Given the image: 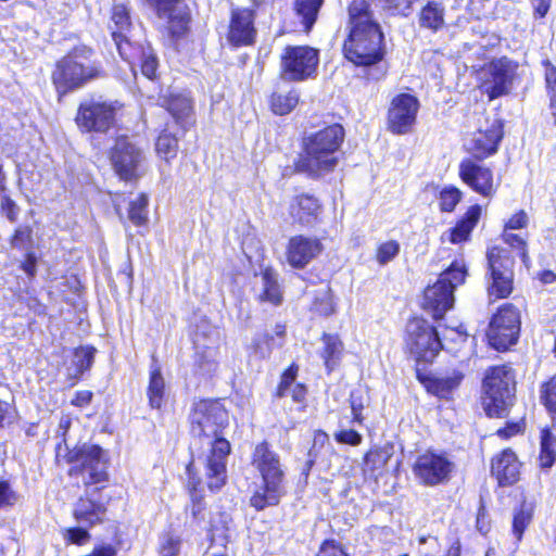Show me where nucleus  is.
<instances>
[{"mask_svg": "<svg viewBox=\"0 0 556 556\" xmlns=\"http://www.w3.org/2000/svg\"><path fill=\"white\" fill-rule=\"evenodd\" d=\"M521 431V424L520 422H514L509 424L507 427L498 429L497 434L502 438L508 439L511 435H515Z\"/></svg>", "mask_w": 556, "mask_h": 556, "instance_id": "nucleus-62", "label": "nucleus"}, {"mask_svg": "<svg viewBox=\"0 0 556 556\" xmlns=\"http://www.w3.org/2000/svg\"><path fill=\"white\" fill-rule=\"evenodd\" d=\"M515 375L507 365L490 368L483 379L482 403L490 417H503L513 404Z\"/></svg>", "mask_w": 556, "mask_h": 556, "instance_id": "nucleus-7", "label": "nucleus"}, {"mask_svg": "<svg viewBox=\"0 0 556 556\" xmlns=\"http://www.w3.org/2000/svg\"><path fill=\"white\" fill-rule=\"evenodd\" d=\"M417 0H387L390 9H393L397 14L408 16L412 12V5Z\"/></svg>", "mask_w": 556, "mask_h": 556, "instance_id": "nucleus-57", "label": "nucleus"}, {"mask_svg": "<svg viewBox=\"0 0 556 556\" xmlns=\"http://www.w3.org/2000/svg\"><path fill=\"white\" fill-rule=\"evenodd\" d=\"M323 250L320 241L304 236L292 237L287 247V261L294 268L305 267Z\"/></svg>", "mask_w": 556, "mask_h": 556, "instance_id": "nucleus-23", "label": "nucleus"}, {"mask_svg": "<svg viewBox=\"0 0 556 556\" xmlns=\"http://www.w3.org/2000/svg\"><path fill=\"white\" fill-rule=\"evenodd\" d=\"M66 458L68 463L76 464L71 468V475H80L87 488L86 495L79 497L75 505L74 517L81 525L93 526L100 522L105 514L100 489L90 488L108 479L104 452L98 445L84 444L68 450Z\"/></svg>", "mask_w": 556, "mask_h": 556, "instance_id": "nucleus-2", "label": "nucleus"}, {"mask_svg": "<svg viewBox=\"0 0 556 556\" xmlns=\"http://www.w3.org/2000/svg\"><path fill=\"white\" fill-rule=\"evenodd\" d=\"M229 425L228 412L217 401L202 400L190 414V432L193 444L202 450L206 483L211 491H218L226 483L227 458L231 446L225 438Z\"/></svg>", "mask_w": 556, "mask_h": 556, "instance_id": "nucleus-1", "label": "nucleus"}, {"mask_svg": "<svg viewBox=\"0 0 556 556\" xmlns=\"http://www.w3.org/2000/svg\"><path fill=\"white\" fill-rule=\"evenodd\" d=\"M519 331V311L515 306L507 304L501 307L493 316L486 336L491 346L497 351H505L517 342Z\"/></svg>", "mask_w": 556, "mask_h": 556, "instance_id": "nucleus-15", "label": "nucleus"}, {"mask_svg": "<svg viewBox=\"0 0 556 556\" xmlns=\"http://www.w3.org/2000/svg\"><path fill=\"white\" fill-rule=\"evenodd\" d=\"M490 273L489 295L495 299L507 298L513 291L514 261L508 250L492 247L486 252Z\"/></svg>", "mask_w": 556, "mask_h": 556, "instance_id": "nucleus-12", "label": "nucleus"}, {"mask_svg": "<svg viewBox=\"0 0 556 556\" xmlns=\"http://www.w3.org/2000/svg\"><path fill=\"white\" fill-rule=\"evenodd\" d=\"M110 160L115 173L123 180H135L143 175L144 152L127 137L115 140Z\"/></svg>", "mask_w": 556, "mask_h": 556, "instance_id": "nucleus-13", "label": "nucleus"}, {"mask_svg": "<svg viewBox=\"0 0 556 556\" xmlns=\"http://www.w3.org/2000/svg\"><path fill=\"white\" fill-rule=\"evenodd\" d=\"M351 403V409L353 414V422L362 425L364 421V416L362 415V412L365 407L364 399L361 394H357V392H352L350 397Z\"/></svg>", "mask_w": 556, "mask_h": 556, "instance_id": "nucleus-49", "label": "nucleus"}, {"mask_svg": "<svg viewBox=\"0 0 556 556\" xmlns=\"http://www.w3.org/2000/svg\"><path fill=\"white\" fill-rule=\"evenodd\" d=\"M406 344L417 361L431 363L442 349L435 329L422 318H413L406 325Z\"/></svg>", "mask_w": 556, "mask_h": 556, "instance_id": "nucleus-14", "label": "nucleus"}, {"mask_svg": "<svg viewBox=\"0 0 556 556\" xmlns=\"http://www.w3.org/2000/svg\"><path fill=\"white\" fill-rule=\"evenodd\" d=\"M556 459V438L548 429H544L541 435V466L549 468Z\"/></svg>", "mask_w": 556, "mask_h": 556, "instance_id": "nucleus-39", "label": "nucleus"}, {"mask_svg": "<svg viewBox=\"0 0 556 556\" xmlns=\"http://www.w3.org/2000/svg\"><path fill=\"white\" fill-rule=\"evenodd\" d=\"M520 463L511 450H504L492 462V473L496 477L500 484H513L518 480Z\"/></svg>", "mask_w": 556, "mask_h": 556, "instance_id": "nucleus-27", "label": "nucleus"}, {"mask_svg": "<svg viewBox=\"0 0 556 556\" xmlns=\"http://www.w3.org/2000/svg\"><path fill=\"white\" fill-rule=\"evenodd\" d=\"M306 390L304 386L295 383L291 387L289 395L292 397L294 402H302L305 399Z\"/></svg>", "mask_w": 556, "mask_h": 556, "instance_id": "nucleus-63", "label": "nucleus"}, {"mask_svg": "<svg viewBox=\"0 0 556 556\" xmlns=\"http://www.w3.org/2000/svg\"><path fill=\"white\" fill-rule=\"evenodd\" d=\"M31 231L28 227H18L11 240L14 248L23 249L30 241Z\"/></svg>", "mask_w": 556, "mask_h": 556, "instance_id": "nucleus-55", "label": "nucleus"}, {"mask_svg": "<svg viewBox=\"0 0 556 556\" xmlns=\"http://www.w3.org/2000/svg\"><path fill=\"white\" fill-rule=\"evenodd\" d=\"M252 465L262 477V484L250 498V504L257 510L275 506L285 495V472L279 455L266 442L257 444L252 456Z\"/></svg>", "mask_w": 556, "mask_h": 556, "instance_id": "nucleus-4", "label": "nucleus"}, {"mask_svg": "<svg viewBox=\"0 0 556 556\" xmlns=\"http://www.w3.org/2000/svg\"><path fill=\"white\" fill-rule=\"evenodd\" d=\"M263 292L260 294L261 301L269 302L278 305L282 301L280 288L277 282L276 274L270 269H265L262 273Z\"/></svg>", "mask_w": 556, "mask_h": 556, "instance_id": "nucleus-35", "label": "nucleus"}, {"mask_svg": "<svg viewBox=\"0 0 556 556\" xmlns=\"http://www.w3.org/2000/svg\"><path fill=\"white\" fill-rule=\"evenodd\" d=\"M289 213L294 222L312 225L320 213V204L314 195L302 193L292 199Z\"/></svg>", "mask_w": 556, "mask_h": 556, "instance_id": "nucleus-26", "label": "nucleus"}, {"mask_svg": "<svg viewBox=\"0 0 556 556\" xmlns=\"http://www.w3.org/2000/svg\"><path fill=\"white\" fill-rule=\"evenodd\" d=\"M256 30L252 11L233 10L228 33V40L235 46H247L254 41Z\"/></svg>", "mask_w": 556, "mask_h": 556, "instance_id": "nucleus-24", "label": "nucleus"}, {"mask_svg": "<svg viewBox=\"0 0 556 556\" xmlns=\"http://www.w3.org/2000/svg\"><path fill=\"white\" fill-rule=\"evenodd\" d=\"M324 0H295L294 9L305 31H309L317 20Z\"/></svg>", "mask_w": 556, "mask_h": 556, "instance_id": "nucleus-34", "label": "nucleus"}, {"mask_svg": "<svg viewBox=\"0 0 556 556\" xmlns=\"http://www.w3.org/2000/svg\"><path fill=\"white\" fill-rule=\"evenodd\" d=\"M480 215L481 207L479 205L470 206L455 227L442 235V240L454 244L467 241L471 231L477 226Z\"/></svg>", "mask_w": 556, "mask_h": 556, "instance_id": "nucleus-29", "label": "nucleus"}, {"mask_svg": "<svg viewBox=\"0 0 556 556\" xmlns=\"http://www.w3.org/2000/svg\"><path fill=\"white\" fill-rule=\"evenodd\" d=\"M119 55L128 63L134 75L138 65L144 77L155 78L159 63L150 45H143L140 41L119 43Z\"/></svg>", "mask_w": 556, "mask_h": 556, "instance_id": "nucleus-19", "label": "nucleus"}, {"mask_svg": "<svg viewBox=\"0 0 556 556\" xmlns=\"http://www.w3.org/2000/svg\"><path fill=\"white\" fill-rule=\"evenodd\" d=\"M529 224V216L526 211L520 210L515 213L504 225V230L525 229Z\"/></svg>", "mask_w": 556, "mask_h": 556, "instance_id": "nucleus-48", "label": "nucleus"}, {"mask_svg": "<svg viewBox=\"0 0 556 556\" xmlns=\"http://www.w3.org/2000/svg\"><path fill=\"white\" fill-rule=\"evenodd\" d=\"M551 3L552 0H531L534 14L539 17H544L547 14Z\"/></svg>", "mask_w": 556, "mask_h": 556, "instance_id": "nucleus-59", "label": "nucleus"}, {"mask_svg": "<svg viewBox=\"0 0 556 556\" xmlns=\"http://www.w3.org/2000/svg\"><path fill=\"white\" fill-rule=\"evenodd\" d=\"M298 374V367L295 365H291L281 376L280 383L277 389V396L285 397L289 396V392L291 387H293L295 377Z\"/></svg>", "mask_w": 556, "mask_h": 556, "instance_id": "nucleus-47", "label": "nucleus"}, {"mask_svg": "<svg viewBox=\"0 0 556 556\" xmlns=\"http://www.w3.org/2000/svg\"><path fill=\"white\" fill-rule=\"evenodd\" d=\"M503 136L502 125L497 119L486 121L485 127L475 131L466 142L467 150L478 159L486 157L497 151Z\"/></svg>", "mask_w": 556, "mask_h": 556, "instance_id": "nucleus-20", "label": "nucleus"}, {"mask_svg": "<svg viewBox=\"0 0 556 556\" xmlns=\"http://www.w3.org/2000/svg\"><path fill=\"white\" fill-rule=\"evenodd\" d=\"M167 111L185 130L193 123V103L188 94H172L166 101Z\"/></svg>", "mask_w": 556, "mask_h": 556, "instance_id": "nucleus-30", "label": "nucleus"}, {"mask_svg": "<svg viewBox=\"0 0 556 556\" xmlns=\"http://www.w3.org/2000/svg\"><path fill=\"white\" fill-rule=\"evenodd\" d=\"M334 439L342 444L357 446L362 443V435L352 429L340 430L334 433Z\"/></svg>", "mask_w": 556, "mask_h": 556, "instance_id": "nucleus-51", "label": "nucleus"}, {"mask_svg": "<svg viewBox=\"0 0 556 556\" xmlns=\"http://www.w3.org/2000/svg\"><path fill=\"white\" fill-rule=\"evenodd\" d=\"M456 465L450 454L438 450H427L417 455L412 470L416 480L425 486L447 483Z\"/></svg>", "mask_w": 556, "mask_h": 556, "instance_id": "nucleus-10", "label": "nucleus"}, {"mask_svg": "<svg viewBox=\"0 0 556 556\" xmlns=\"http://www.w3.org/2000/svg\"><path fill=\"white\" fill-rule=\"evenodd\" d=\"M350 34L344 41L343 52L352 63L369 66L382 56L383 35L374 21L366 0H353L349 7Z\"/></svg>", "mask_w": 556, "mask_h": 556, "instance_id": "nucleus-3", "label": "nucleus"}, {"mask_svg": "<svg viewBox=\"0 0 556 556\" xmlns=\"http://www.w3.org/2000/svg\"><path fill=\"white\" fill-rule=\"evenodd\" d=\"M299 103V93L291 90L287 93L275 92L270 99V106L275 114H289Z\"/></svg>", "mask_w": 556, "mask_h": 556, "instance_id": "nucleus-37", "label": "nucleus"}, {"mask_svg": "<svg viewBox=\"0 0 556 556\" xmlns=\"http://www.w3.org/2000/svg\"><path fill=\"white\" fill-rule=\"evenodd\" d=\"M17 502L16 493L11 489L8 482H0V508L12 506Z\"/></svg>", "mask_w": 556, "mask_h": 556, "instance_id": "nucleus-54", "label": "nucleus"}, {"mask_svg": "<svg viewBox=\"0 0 556 556\" xmlns=\"http://www.w3.org/2000/svg\"><path fill=\"white\" fill-rule=\"evenodd\" d=\"M274 338L268 334L255 339L253 342L254 353L261 358L267 357L270 354Z\"/></svg>", "mask_w": 556, "mask_h": 556, "instance_id": "nucleus-50", "label": "nucleus"}, {"mask_svg": "<svg viewBox=\"0 0 556 556\" xmlns=\"http://www.w3.org/2000/svg\"><path fill=\"white\" fill-rule=\"evenodd\" d=\"M155 151L164 161H172L178 152L177 137L168 132L167 129L163 130L156 139Z\"/></svg>", "mask_w": 556, "mask_h": 556, "instance_id": "nucleus-36", "label": "nucleus"}, {"mask_svg": "<svg viewBox=\"0 0 556 556\" xmlns=\"http://www.w3.org/2000/svg\"><path fill=\"white\" fill-rule=\"evenodd\" d=\"M65 539L77 545H83L88 542L89 533L83 528H72L66 531Z\"/></svg>", "mask_w": 556, "mask_h": 556, "instance_id": "nucleus-56", "label": "nucleus"}, {"mask_svg": "<svg viewBox=\"0 0 556 556\" xmlns=\"http://www.w3.org/2000/svg\"><path fill=\"white\" fill-rule=\"evenodd\" d=\"M517 63L503 56L491 61L481 70V88L490 100L509 93L517 76Z\"/></svg>", "mask_w": 556, "mask_h": 556, "instance_id": "nucleus-11", "label": "nucleus"}, {"mask_svg": "<svg viewBox=\"0 0 556 556\" xmlns=\"http://www.w3.org/2000/svg\"><path fill=\"white\" fill-rule=\"evenodd\" d=\"M94 352L96 350L89 346H81L75 351L73 362L79 374H83L92 366Z\"/></svg>", "mask_w": 556, "mask_h": 556, "instance_id": "nucleus-45", "label": "nucleus"}, {"mask_svg": "<svg viewBox=\"0 0 556 556\" xmlns=\"http://www.w3.org/2000/svg\"><path fill=\"white\" fill-rule=\"evenodd\" d=\"M319 63L318 51L308 46L287 47L281 56L282 77L301 81L312 77Z\"/></svg>", "mask_w": 556, "mask_h": 556, "instance_id": "nucleus-16", "label": "nucleus"}, {"mask_svg": "<svg viewBox=\"0 0 556 556\" xmlns=\"http://www.w3.org/2000/svg\"><path fill=\"white\" fill-rule=\"evenodd\" d=\"M156 11L159 18L164 20L172 37L185 35L189 28L190 12L180 0H147Z\"/></svg>", "mask_w": 556, "mask_h": 556, "instance_id": "nucleus-17", "label": "nucleus"}, {"mask_svg": "<svg viewBox=\"0 0 556 556\" xmlns=\"http://www.w3.org/2000/svg\"><path fill=\"white\" fill-rule=\"evenodd\" d=\"M2 211L3 213L5 214V216L11 220V222H14L17 217V214H18V207L16 206V204L10 200V199H4L3 202H2Z\"/></svg>", "mask_w": 556, "mask_h": 556, "instance_id": "nucleus-60", "label": "nucleus"}, {"mask_svg": "<svg viewBox=\"0 0 556 556\" xmlns=\"http://www.w3.org/2000/svg\"><path fill=\"white\" fill-rule=\"evenodd\" d=\"M122 103L91 96L84 99L77 110L76 124L83 131L106 132L115 124Z\"/></svg>", "mask_w": 556, "mask_h": 556, "instance_id": "nucleus-9", "label": "nucleus"}, {"mask_svg": "<svg viewBox=\"0 0 556 556\" xmlns=\"http://www.w3.org/2000/svg\"><path fill=\"white\" fill-rule=\"evenodd\" d=\"M102 76L103 70L100 63L90 61L76 50L56 63L52 80L58 92L65 94Z\"/></svg>", "mask_w": 556, "mask_h": 556, "instance_id": "nucleus-6", "label": "nucleus"}, {"mask_svg": "<svg viewBox=\"0 0 556 556\" xmlns=\"http://www.w3.org/2000/svg\"><path fill=\"white\" fill-rule=\"evenodd\" d=\"M22 268L28 276H34L36 273V257L33 254H27Z\"/></svg>", "mask_w": 556, "mask_h": 556, "instance_id": "nucleus-64", "label": "nucleus"}, {"mask_svg": "<svg viewBox=\"0 0 556 556\" xmlns=\"http://www.w3.org/2000/svg\"><path fill=\"white\" fill-rule=\"evenodd\" d=\"M181 546V540L173 532L163 533L159 539L160 556H177Z\"/></svg>", "mask_w": 556, "mask_h": 556, "instance_id": "nucleus-41", "label": "nucleus"}, {"mask_svg": "<svg viewBox=\"0 0 556 556\" xmlns=\"http://www.w3.org/2000/svg\"><path fill=\"white\" fill-rule=\"evenodd\" d=\"M467 277V267L463 261L453 262L440 274L438 280L426 288L424 307L433 313L434 318L443 315L454 305V290L463 285Z\"/></svg>", "mask_w": 556, "mask_h": 556, "instance_id": "nucleus-8", "label": "nucleus"}, {"mask_svg": "<svg viewBox=\"0 0 556 556\" xmlns=\"http://www.w3.org/2000/svg\"><path fill=\"white\" fill-rule=\"evenodd\" d=\"M92 392L88 390L78 391L72 400V404L78 407H84L91 402Z\"/></svg>", "mask_w": 556, "mask_h": 556, "instance_id": "nucleus-61", "label": "nucleus"}, {"mask_svg": "<svg viewBox=\"0 0 556 556\" xmlns=\"http://www.w3.org/2000/svg\"><path fill=\"white\" fill-rule=\"evenodd\" d=\"M318 556H348V554L333 541H327L321 545Z\"/></svg>", "mask_w": 556, "mask_h": 556, "instance_id": "nucleus-58", "label": "nucleus"}, {"mask_svg": "<svg viewBox=\"0 0 556 556\" xmlns=\"http://www.w3.org/2000/svg\"><path fill=\"white\" fill-rule=\"evenodd\" d=\"M324 348L320 352V356L325 362V366L328 371H332L338 365L343 354V343L337 334L323 336Z\"/></svg>", "mask_w": 556, "mask_h": 556, "instance_id": "nucleus-32", "label": "nucleus"}, {"mask_svg": "<svg viewBox=\"0 0 556 556\" xmlns=\"http://www.w3.org/2000/svg\"><path fill=\"white\" fill-rule=\"evenodd\" d=\"M545 67V83L549 96L556 94V66L553 65L548 60L542 62Z\"/></svg>", "mask_w": 556, "mask_h": 556, "instance_id": "nucleus-53", "label": "nucleus"}, {"mask_svg": "<svg viewBox=\"0 0 556 556\" xmlns=\"http://www.w3.org/2000/svg\"><path fill=\"white\" fill-rule=\"evenodd\" d=\"M344 138L341 125L328 126L305 139V154L299 162V169L311 176L331 172L338 163L337 151Z\"/></svg>", "mask_w": 556, "mask_h": 556, "instance_id": "nucleus-5", "label": "nucleus"}, {"mask_svg": "<svg viewBox=\"0 0 556 556\" xmlns=\"http://www.w3.org/2000/svg\"><path fill=\"white\" fill-rule=\"evenodd\" d=\"M419 103L418 100L408 93L396 96L389 109L388 124L394 134H406L416 121Z\"/></svg>", "mask_w": 556, "mask_h": 556, "instance_id": "nucleus-18", "label": "nucleus"}, {"mask_svg": "<svg viewBox=\"0 0 556 556\" xmlns=\"http://www.w3.org/2000/svg\"><path fill=\"white\" fill-rule=\"evenodd\" d=\"M445 7L442 2L428 0L418 12V25L421 29L435 34L445 27Z\"/></svg>", "mask_w": 556, "mask_h": 556, "instance_id": "nucleus-28", "label": "nucleus"}, {"mask_svg": "<svg viewBox=\"0 0 556 556\" xmlns=\"http://www.w3.org/2000/svg\"><path fill=\"white\" fill-rule=\"evenodd\" d=\"M459 176L465 184L481 195L491 198L495 194L496 186L490 168L471 160H464L459 165Z\"/></svg>", "mask_w": 556, "mask_h": 556, "instance_id": "nucleus-21", "label": "nucleus"}, {"mask_svg": "<svg viewBox=\"0 0 556 556\" xmlns=\"http://www.w3.org/2000/svg\"><path fill=\"white\" fill-rule=\"evenodd\" d=\"M165 396V380L156 365L151 366L148 387L149 404L152 408H161Z\"/></svg>", "mask_w": 556, "mask_h": 556, "instance_id": "nucleus-33", "label": "nucleus"}, {"mask_svg": "<svg viewBox=\"0 0 556 556\" xmlns=\"http://www.w3.org/2000/svg\"><path fill=\"white\" fill-rule=\"evenodd\" d=\"M111 22L112 38L118 52L119 43L139 41L135 39L136 35L134 34L129 10L125 4H115L113 7Z\"/></svg>", "mask_w": 556, "mask_h": 556, "instance_id": "nucleus-25", "label": "nucleus"}, {"mask_svg": "<svg viewBox=\"0 0 556 556\" xmlns=\"http://www.w3.org/2000/svg\"><path fill=\"white\" fill-rule=\"evenodd\" d=\"M541 400L552 415L553 425L556 426V377L542 386Z\"/></svg>", "mask_w": 556, "mask_h": 556, "instance_id": "nucleus-40", "label": "nucleus"}, {"mask_svg": "<svg viewBox=\"0 0 556 556\" xmlns=\"http://www.w3.org/2000/svg\"><path fill=\"white\" fill-rule=\"evenodd\" d=\"M462 200V191L456 187H446L440 192V208L443 212H452Z\"/></svg>", "mask_w": 556, "mask_h": 556, "instance_id": "nucleus-43", "label": "nucleus"}, {"mask_svg": "<svg viewBox=\"0 0 556 556\" xmlns=\"http://www.w3.org/2000/svg\"><path fill=\"white\" fill-rule=\"evenodd\" d=\"M218 339L216 331L208 333L197 331L193 340L195 356L194 363L203 375H208L217 369Z\"/></svg>", "mask_w": 556, "mask_h": 556, "instance_id": "nucleus-22", "label": "nucleus"}, {"mask_svg": "<svg viewBox=\"0 0 556 556\" xmlns=\"http://www.w3.org/2000/svg\"><path fill=\"white\" fill-rule=\"evenodd\" d=\"M148 204L149 199L144 193L138 194L129 202L128 219L135 226L146 225L148 222Z\"/></svg>", "mask_w": 556, "mask_h": 556, "instance_id": "nucleus-38", "label": "nucleus"}, {"mask_svg": "<svg viewBox=\"0 0 556 556\" xmlns=\"http://www.w3.org/2000/svg\"><path fill=\"white\" fill-rule=\"evenodd\" d=\"M400 253V243L390 240L387 242L381 243L376 253L377 262L380 265H386L389 262H391L397 254Z\"/></svg>", "mask_w": 556, "mask_h": 556, "instance_id": "nucleus-46", "label": "nucleus"}, {"mask_svg": "<svg viewBox=\"0 0 556 556\" xmlns=\"http://www.w3.org/2000/svg\"><path fill=\"white\" fill-rule=\"evenodd\" d=\"M503 241L508 244L510 248L519 251V255L526 266H528L530 262V257L527 249V241L519 235L513 233L510 231L503 230L502 233Z\"/></svg>", "mask_w": 556, "mask_h": 556, "instance_id": "nucleus-42", "label": "nucleus"}, {"mask_svg": "<svg viewBox=\"0 0 556 556\" xmlns=\"http://www.w3.org/2000/svg\"><path fill=\"white\" fill-rule=\"evenodd\" d=\"M315 311L324 316H329L334 313V302L329 293H325L315 302Z\"/></svg>", "mask_w": 556, "mask_h": 556, "instance_id": "nucleus-52", "label": "nucleus"}, {"mask_svg": "<svg viewBox=\"0 0 556 556\" xmlns=\"http://www.w3.org/2000/svg\"><path fill=\"white\" fill-rule=\"evenodd\" d=\"M532 519V510L526 505H522L520 509L515 513L514 520H513V532L517 539V541H520L523 534V531L528 527V525L531 522Z\"/></svg>", "mask_w": 556, "mask_h": 556, "instance_id": "nucleus-44", "label": "nucleus"}, {"mask_svg": "<svg viewBox=\"0 0 556 556\" xmlns=\"http://www.w3.org/2000/svg\"><path fill=\"white\" fill-rule=\"evenodd\" d=\"M463 380V375L454 372L445 377H427L422 380L427 391L440 399H447Z\"/></svg>", "mask_w": 556, "mask_h": 556, "instance_id": "nucleus-31", "label": "nucleus"}]
</instances>
